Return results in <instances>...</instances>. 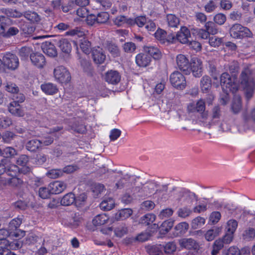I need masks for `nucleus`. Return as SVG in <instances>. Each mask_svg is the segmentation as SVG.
Here are the masks:
<instances>
[{"label": "nucleus", "instance_id": "1", "mask_svg": "<svg viewBox=\"0 0 255 255\" xmlns=\"http://www.w3.org/2000/svg\"><path fill=\"white\" fill-rule=\"evenodd\" d=\"M255 71L249 67L245 68L242 71L240 82L241 85L246 90L247 98L250 99L253 94L254 89L255 86Z\"/></svg>", "mask_w": 255, "mask_h": 255}, {"label": "nucleus", "instance_id": "2", "mask_svg": "<svg viewBox=\"0 0 255 255\" xmlns=\"http://www.w3.org/2000/svg\"><path fill=\"white\" fill-rule=\"evenodd\" d=\"M236 81V78H232L228 73L224 72L220 76V84L225 92L235 93L238 90V84Z\"/></svg>", "mask_w": 255, "mask_h": 255}, {"label": "nucleus", "instance_id": "3", "mask_svg": "<svg viewBox=\"0 0 255 255\" xmlns=\"http://www.w3.org/2000/svg\"><path fill=\"white\" fill-rule=\"evenodd\" d=\"M230 36L236 39H243L245 37H251L253 33L247 27L239 23L234 24L230 29Z\"/></svg>", "mask_w": 255, "mask_h": 255}, {"label": "nucleus", "instance_id": "4", "mask_svg": "<svg viewBox=\"0 0 255 255\" xmlns=\"http://www.w3.org/2000/svg\"><path fill=\"white\" fill-rule=\"evenodd\" d=\"M158 187V183L154 180H148L144 183H142L141 187L136 186L135 190L142 194L148 196L153 193H156V189Z\"/></svg>", "mask_w": 255, "mask_h": 255}, {"label": "nucleus", "instance_id": "5", "mask_svg": "<svg viewBox=\"0 0 255 255\" xmlns=\"http://www.w3.org/2000/svg\"><path fill=\"white\" fill-rule=\"evenodd\" d=\"M170 81L171 85L177 89L183 90L186 86L185 77L178 71H175L170 75Z\"/></svg>", "mask_w": 255, "mask_h": 255}, {"label": "nucleus", "instance_id": "6", "mask_svg": "<svg viewBox=\"0 0 255 255\" xmlns=\"http://www.w3.org/2000/svg\"><path fill=\"white\" fill-rule=\"evenodd\" d=\"M54 77L62 83H66L71 80V75L68 70L63 66H58L54 70Z\"/></svg>", "mask_w": 255, "mask_h": 255}, {"label": "nucleus", "instance_id": "7", "mask_svg": "<svg viewBox=\"0 0 255 255\" xmlns=\"http://www.w3.org/2000/svg\"><path fill=\"white\" fill-rule=\"evenodd\" d=\"M2 62L5 67L13 70L17 68L19 65V60L17 56L9 52H7L3 55Z\"/></svg>", "mask_w": 255, "mask_h": 255}, {"label": "nucleus", "instance_id": "8", "mask_svg": "<svg viewBox=\"0 0 255 255\" xmlns=\"http://www.w3.org/2000/svg\"><path fill=\"white\" fill-rule=\"evenodd\" d=\"M23 181L20 178L13 176L12 177H0V190L7 187H18L22 184Z\"/></svg>", "mask_w": 255, "mask_h": 255}, {"label": "nucleus", "instance_id": "9", "mask_svg": "<svg viewBox=\"0 0 255 255\" xmlns=\"http://www.w3.org/2000/svg\"><path fill=\"white\" fill-rule=\"evenodd\" d=\"M25 235V232L24 231L21 230H17L16 232L14 233H9L8 231L4 229H0V245H4V240H7L6 238L9 237V238L12 236L15 237L19 239L24 237Z\"/></svg>", "mask_w": 255, "mask_h": 255}, {"label": "nucleus", "instance_id": "10", "mask_svg": "<svg viewBox=\"0 0 255 255\" xmlns=\"http://www.w3.org/2000/svg\"><path fill=\"white\" fill-rule=\"evenodd\" d=\"M30 59L33 65L38 68H43L46 65L45 58L41 53L35 52L30 54Z\"/></svg>", "mask_w": 255, "mask_h": 255}, {"label": "nucleus", "instance_id": "11", "mask_svg": "<svg viewBox=\"0 0 255 255\" xmlns=\"http://www.w3.org/2000/svg\"><path fill=\"white\" fill-rule=\"evenodd\" d=\"M177 67L187 74L190 71V63L188 58L183 54H178L176 58Z\"/></svg>", "mask_w": 255, "mask_h": 255}, {"label": "nucleus", "instance_id": "12", "mask_svg": "<svg viewBox=\"0 0 255 255\" xmlns=\"http://www.w3.org/2000/svg\"><path fill=\"white\" fill-rule=\"evenodd\" d=\"M8 111L12 115L17 117H22L25 115L23 108L15 102H11L8 104Z\"/></svg>", "mask_w": 255, "mask_h": 255}, {"label": "nucleus", "instance_id": "13", "mask_svg": "<svg viewBox=\"0 0 255 255\" xmlns=\"http://www.w3.org/2000/svg\"><path fill=\"white\" fill-rule=\"evenodd\" d=\"M193 76L195 77H200L202 75V63L198 58H193L191 63V68Z\"/></svg>", "mask_w": 255, "mask_h": 255}, {"label": "nucleus", "instance_id": "14", "mask_svg": "<svg viewBox=\"0 0 255 255\" xmlns=\"http://www.w3.org/2000/svg\"><path fill=\"white\" fill-rule=\"evenodd\" d=\"M190 37V31L186 26H181L180 30L176 33L177 40L182 44H187L189 42V38Z\"/></svg>", "mask_w": 255, "mask_h": 255}, {"label": "nucleus", "instance_id": "15", "mask_svg": "<svg viewBox=\"0 0 255 255\" xmlns=\"http://www.w3.org/2000/svg\"><path fill=\"white\" fill-rule=\"evenodd\" d=\"M92 55L93 59L96 64H102L106 59V55L103 49L99 47L92 50Z\"/></svg>", "mask_w": 255, "mask_h": 255}, {"label": "nucleus", "instance_id": "16", "mask_svg": "<svg viewBox=\"0 0 255 255\" xmlns=\"http://www.w3.org/2000/svg\"><path fill=\"white\" fill-rule=\"evenodd\" d=\"M179 244L181 248L188 250L197 249L198 244L192 238H183L179 240Z\"/></svg>", "mask_w": 255, "mask_h": 255}, {"label": "nucleus", "instance_id": "17", "mask_svg": "<svg viewBox=\"0 0 255 255\" xmlns=\"http://www.w3.org/2000/svg\"><path fill=\"white\" fill-rule=\"evenodd\" d=\"M105 79L109 83L117 84L121 80V75L117 71L110 70L106 73Z\"/></svg>", "mask_w": 255, "mask_h": 255}, {"label": "nucleus", "instance_id": "18", "mask_svg": "<svg viewBox=\"0 0 255 255\" xmlns=\"http://www.w3.org/2000/svg\"><path fill=\"white\" fill-rule=\"evenodd\" d=\"M49 185L52 194H59L63 192L66 188V184L60 181H54L50 183Z\"/></svg>", "mask_w": 255, "mask_h": 255}, {"label": "nucleus", "instance_id": "19", "mask_svg": "<svg viewBox=\"0 0 255 255\" xmlns=\"http://www.w3.org/2000/svg\"><path fill=\"white\" fill-rule=\"evenodd\" d=\"M41 48L43 52L50 57H55L57 54L55 46L50 42L46 41L43 43Z\"/></svg>", "mask_w": 255, "mask_h": 255}, {"label": "nucleus", "instance_id": "20", "mask_svg": "<svg viewBox=\"0 0 255 255\" xmlns=\"http://www.w3.org/2000/svg\"><path fill=\"white\" fill-rule=\"evenodd\" d=\"M135 61L140 67H146L151 62L150 56L146 53H139L135 57Z\"/></svg>", "mask_w": 255, "mask_h": 255}, {"label": "nucleus", "instance_id": "21", "mask_svg": "<svg viewBox=\"0 0 255 255\" xmlns=\"http://www.w3.org/2000/svg\"><path fill=\"white\" fill-rule=\"evenodd\" d=\"M133 213V211L130 208H125L119 210L115 215L116 221H123L129 218Z\"/></svg>", "mask_w": 255, "mask_h": 255}, {"label": "nucleus", "instance_id": "22", "mask_svg": "<svg viewBox=\"0 0 255 255\" xmlns=\"http://www.w3.org/2000/svg\"><path fill=\"white\" fill-rule=\"evenodd\" d=\"M1 32L0 35L5 38H10L17 35L19 31L17 27L14 26L9 27L6 31H4V26L1 25L0 26Z\"/></svg>", "mask_w": 255, "mask_h": 255}, {"label": "nucleus", "instance_id": "23", "mask_svg": "<svg viewBox=\"0 0 255 255\" xmlns=\"http://www.w3.org/2000/svg\"><path fill=\"white\" fill-rule=\"evenodd\" d=\"M189 228V225L186 222L178 224L174 228L173 234L174 237H178L184 234Z\"/></svg>", "mask_w": 255, "mask_h": 255}, {"label": "nucleus", "instance_id": "24", "mask_svg": "<svg viewBox=\"0 0 255 255\" xmlns=\"http://www.w3.org/2000/svg\"><path fill=\"white\" fill-rule=\"evenodd\" d=\"M144 51L147 53L150 57L158 60L161 58L162 54L160 50L156 47L153 46H146L144 48Z\"/></svg>", "mask_w": 255, "mask_h": 255}, {"label": "nucleus", "instance_id": "25", "mask_svg": "<svg viewBox=\"0 0 255 255\" xmlns=\"http://www.w3.org/2000/svg\"><path fill=\"white\" fill-rule=\"evenodd\" d=\"M42 91L46 94L52 95L58 92V88L54 84L51 83H44L41 85Z\"/></svg>", "mask_w": 255, "mask_h": 255}, {"label": "nucleus", "instance_id": "26", "mask_svg": "<svg viewBox=\"0 0 255 255\" xmlns=\"http://www.w3.org/2000/svg\"><path fill=\"white\" fill-rule=\"evenodd\" d=\"M0 12L4 14L7 17L19 18L22 16V13L10 8H1Z\"/></svg>", "mask_w": 255, "mask_h": 255}, {"label": "nucleus", "instance_id": "27", "mask_svg": "<svg viewBox=\"0 0 255 255\" xmlns=\"http://www.w3.org/2000/svg\"><path fill=\"white\" fill-rule=\"evenodd\" d=\"M22 16L32 23H38L41 20L40 16L35 11H25L22 13Z\"/></svg>", "mask_w": 255, "mask_h": 255}, {"label": "nucleus", "instance_id": "28", "mask_svg": "<svg viewBox=\"0 0 255 255\" xmlns=\"http://www.w3.org/2000/svg\"><path fill=\"white\" fill-rule=\"evenodd\" d=\"M58 45L60 49L65 53H69L71 51V45L67 39L62 38L59 40L58 42Z\"/></svg>", "mask_w": 255, "mask_h": 255}, {"label": "nucleus", "instance_id": "29", "mask_svg": "<svg viewBox=\"0 0 255 255\" xmlns=\"http://www.w3.org/2000/svg\"><path fill=\"white\" fill-rule=\"evenodd\" d=\"M41 147L40 140L37 139H32L28 141L26 144V148L30 151H36Z\"/></svg>", "mask_w": 255, "mask_h": 255}, {"label": "nucleus", "instance_id": "30", "mask_svg": "<svg viewBox=\"0 0 255 255\" xmlns=\"http://www.w3.org/2000/svg\"><path fill=\"white\" fill-rule=\"evenodd\" d=\"M166 20L169 27H177L180 23V19L174 14H168L166 15Z\"/></svg>", "mask_w": 255, "mask_h": 255}, {"label": "nucleus", "instance_id": "31", "mask_svg": "<svg viewBox=\"0 0 255 255\" xmlns=\"http://www.w3.org/2000/svg\"><path fill=\"white\" fill-rule=\"evenodd\" d=\"M155 219L156 216L154 214L151 213L146 214L139 219V224L147 226L153 223L155 220Z\"/></svg>", "mask_w": 255, "mask_h": 255}, {"label": "nucleus", "instance_id": "32", "mask_svg": "<svg viewBox=\"0 0 255 255\" xmlns=\"http://www.w3.org/2000/svg\"><path fill=\"white\" fill-rule=\"evenodd\" d=\"M109 220V217L105 214L97 215L93 220L92 222L96 226H101L107 223Z\"/></svg>", "mask_w": 255, "mask_h": 255}, {"label": "nucleus", "instance_id": "33", "mask_svg": "<svg viewBox=\"0 0 255 255\" xmlns=\"http://www.w3.org/2000/svg\"><path fill=\"white\" fill-rule=\"evenodd\" d=\"M75 196L72 193H69L65 195L61 200V204L63 206H70L74 203Z\"/></svg>", "mask_w": 255, "mask_h": 255}, {"label": "nucleus", "instance_id": "34", "mask_svg": "<svg viewBox=\"0 0 255 255\" xmlns=\"http://www.w3.org/2000/svg\"><path fill=\"white\" fill-rule=\"evenodd\" d=\"M174 224V221L168 220L164 221L159 228V232L161 234H166L172 228Z\"/></svg>", "mask_w": 255, "mask_h": 255}, {"label": "nucleus", "instance_id": "35", "mask_svg": "<svg viewBox=\"0 0 255 255\" xmlns=\"http://www.w3.org/2000/svg\"><path fill=\"white\" fill-rule=\"evenodd\" d=\"M115 206V201L112 198L104 199L100 205L101 209L104 210H110Z\"/></svg>", "mask_w": 255, "mask_h": 255}, {"label": "nucleus", "instance_id": "36", "mask_svg": "<svg viewBox=\"0 0 255 255\" xmlns=\"http://www.w3.org/2000/svg\"><path fill=\"white\" fill-rule=\"evenodd\" d=\"M200 87L203 92H207L211 87V80L208 76H203L200 81Z\"/></svg>", "mask_w": 255, "mask_h": 255}, {"label": "nucleus", "instance_id": "37", "mask_svg": "<svg viewBox=\"0 0 255 255\" xmlns=\"http://www.w3.org/2000/svg\"><path fill=\"white\" fill-rule=\"evenodd\" d=\"M225 69L229 70L230 73L236 75L239 70V64L237 61H233L225 65Z\"/></svg>", "mask_w": 255, "mask_h": 255}, {"label": "nucleus", "instance_id": "38", "mask_svg": "<svg viewBox=\"0 0 255 255\" xmlns=\"http://www.w3.org/2000/svg\"><path fill=\"white\" fill-rule=\"evenodd\" d=\"M115 235L121 238L128 233V228L125 224H122L117 226L114 230Z\"/></svg>", "mask_w": 255, "mask_h": 255}, {"label": "nucleus", "instance_id": "39", "mask_svg": "<svg viewBox=\"0 0 255 255\" xmlns=\"http://www.w3.org/2000/svg\"><path fill=\"white\" fill-rule=\"evenodd\" d=\"M23 220V216H18L17 218H15L12 219L10 223H9L8 228L10 230L14 231L16 229L20 226Z\"/></svg>", "mask_w": 255, "mask_h": 255}, {"label": "nucleus", "instance_id": "40", "mask_svg": "<svg viewBox=\"0 0 255 255\" xmlns=\"http://www.w3.org/2000/svg\"><path fill=\"white\" fill-rule=\"evenodd\" d=\"M204 27L210 34L215 35L218 32V27L213 21H209L207 22L205 24Z\"/></svg>", "mask_w": 255, "mask_h": 255}, {"label": "nucleus", "instance_id": "41", "mask_svg": "<svg viewBox=\"0 0 255 255\" xmlns=\"http://www.w3.org/2000/svg\"><path fill=\"white\" fill-rule=\"evenodd\" d=\"M146 22V19L144 16H137L134 19L130 18L129 21V25L136 24L139 27H142L145 25Z\"/></svg>", "mask_w": 255, "mask_h": 255}, {"label": "nucleus", "instance_id": "42", "mask_svg": "<svg viewBox=\"0 0 255 255\" xmlns=\"http://www.w3.org/2000/svg\"><path fill=\"white\" fill-rule=\"evenodd\" d=\"M4 245L8 246L10 250H16L21 247L22 244L18 240H14L13 241L8 240H4Z\"/></svg>", "mask_w": 255, "mask_h": 255}, {"label": "nucleus", "instance_id": "43", "mask_svg": "<svg viewBox=\"0 0 255 255\" xmlns=\"http://www.w3.org/2000/svg\"><path fill=\"white\" fill-rule=\"evenodd\" d=\"M242 107L241 98L239 95H235L232 108L235 113H237L241 110Z\"/></svg>", "mask_w": 255, "mask_h": 255}, {"label": "nucleus", "instance_id": "44", "mask_svg": "<svg viewBox=\"0 0 255 255\" xmlns=\"http://www.w3.org/2000/svg\"><path fill=\"white\" fill-rule=\"evenodd\" d=\"M32 49L31 48L27 46H24L20 48L18 50V54L21 60L27 59L29 55H30Z\"/></svg>", "mask_w": 255, "mask_h": 255}, {"label": "nucleus", "instance_id": "45", "mask_svg": "<svg viewBox=\"0 0 255 255\" xmlns=\"http://www.w3.org/2000/svg\"><path fill=\"white\" fill-rule=\"evenodd\" d=\"M106 48L113 57H116L120 56V50L118 46L115 44L109 43L107 44Z\"/></svg>", "mask_w": 255, "mask_h": 255}, {"label": "nucleus", "instance_id": "46", "mask_svg": "<svg viewBox=\"0 0 255 255\" xmlns=\"http://www.w3.org/2000/svg\"><path fill=\"white\" fill-rule=\"evenodd\" d=\"M223 247L224 245L221 239L216 240L213 245L211 252L212 255H217Z\"/></svg>", "mask_w": 255, "mask_h": 255}, {"label": "nucleus", "instance_id": "47", "mask_svg": "<svg viewBox=\"0 0 255 255\" xmlns=\"http://www.w3.org/2000/svg\"><path fill=\"white\" fill-rule=\"evenodd\" d=\"M97 24L106 23L109 19V14L107 12H101L96 15Z\"/></svg>", "mask_w": 255, "mask_h": 255}, {"label": "nucleus", "instance_id": "48", "mask_svg": "<svg viewBox=\"0 0 255 255\" xmlns=\"http://www.w3.org/2000/svg\"><path fill=\"white\" fill-rule=\"evenodd\" d=\"M80 47L83 52L86 54H89L91 51V43L86 39L81 40Z\"/></svg>", "mask_w": 255, "mask_h": 255}, {"label": "nucleus", "instance_id": "49", "mask_svg": "<svg viewBox=\"0 0 255 255\" xmlns=\"http://www.w3.org/2000/svg\"><path fill=\"white\" fill-rule=\"evenodd\" d=\"M154 36L161 43L164 44L166 43V32L165 31L161 29H158L154 33Z\"/></svg>", "mask_w": 255, "mask_h": 255}, {"label": "nucleus", "instance_id": "50", "mask_svg": "<svg viewBox=\"0 0 255 255\" xmlns=\"http://www.w3.org/2000/svg\"><path fill=\"white\" fill-rule=\"evenodd\" d=\"M209 44L214 47H218L221 45L223 43V38L218 37L217 36H212L209 37Z\"/></svg>", "mask_w": 255, "mask_h": 255}, {"label": "nucleus", "instance_id": "51", "mask_svg": "<svg viewBox=\"0 0 255 255\" xmlns=\"http://www.w3.org/2000/svg\"><path fill=\"white\" fill-rule=\"evenodd\" d=\"M86 199V195L85 193H82L77 197H75L74 203L76 207L78 208H81L85 204Z\"/></svg>", "mask_w": 255, "mask_h": 255}, {"label": "nucleus", "instance_id": "52", "mask_svg": "<svg viewBox=\"0 0 255 255\" xmlns=\"http://www.w3.org/2000/svg\"><path fill=\"white\" fill-rule=\"evenodd\" d=\"M51 193V190H50L49 185L48 187H40L38 190V195L42 199H47L49 198Z\"/></svg>", "mask_w": 255, "mask_h": 255}, {"label": "nucleus", "instance_id": "53", "mask_svg": "<svg viewBox=\"0 0 255 255\" xmlns=\"http://www.w3.org/2000/svg\"><path fill=\"white\" fill-rule=\"evenodd\" d=\"M163 247L165 253L167 254H172L175 252L176 250V245L173 242L166 243Z\"/></svg>", "mask_w": 255, "mask_h": 255}, {"label": "nucleus", "instance_id": "54", "mask_svg": "<svg viewBox=\"0 0 255 255\" xmlns=\"http://www.w3.org/2000/svg\"><path fill=\"white\" fill-rule=\"evenodd\" d=\"M150 236L149 233L147 232H142L138 234L135 238L131 239V242L138 241L140 242H143L148 240Z\"/></svg>", "mask_w": 255, "mask_h": 255}, {"label": "nucleus", "instance_id": "55", "mask_svg": "<svg viewBox=\"0 0 255 255\" xmlns=\"http://www.w3.org/2000/svg\"><path fill=\"white\" fill-rule=\"evenodd\" d=\"M12 124V120L7 117H0V129L6 128Z\"/></svg>", "mask_w": 255, "mask_h": 255}, {"label": "nucleus", "instance_id": "56", "mask_svg": "<svg viewBox=\"0 0 255 255\" xmlns=\"http://www.w3.org/2000/svg\"><path fill=\"white\" fill-rule=\"evenodd\" d=\"M130 18H128L124 15L118 16L114 20V23L118 26H121L124 24H129V21Z\"/></svg>", "mask_w": 255, "mask_h": 255}, {"label": "nucleus", "instance_id": "57", "mask_svg": "<svg viewBox=\"0 0 255 255\" xmlns=\"http://www.w3.org/2000/svg\"><path fill=\"white\" fill-rule=\"evenodd\" d=\"M191 213L192 211L187 207L179 208L177 213L178 217L182 218H185L189 216Z\"/></svg>", "mask_w": 255, "mask_h": 255}, {"label": "nucleus", "instance_id": "58", "mask_svg": "<svg viewBox=\"0 0 255 255\" xmlns=\"http://www.w3.org/2000/svg\"><path fill=\"white\" fill-rule=\"evenodd\" d=\"M63 172L59 169L50 170L47 173V175L51 178H57L62 176Z\"/></svg>", "mask_w": 255, "mask_h": 255}, {"label": "nucleus", "instance_id": "59", "mask_svg": "<svg viewBox=\"0 0 255 255\" xmlns=\"http://www.w3.org/2000/svg\"><path fill=\"white\" fill-rule=\"evenodd\" d=\"M238 227V222L235 220H230L227 222V232L234 234Z\"/></svg>", "mask_w": 255, "mask_h": 255}, {"label": "nucleus", "instance_id": "60", "mask_svg": "<svg viewBox=\"0 0 255 255\" xmlns=\"http://www.w3.org/2000/svg\"><path fill=\"white\" fill-rule=\"evenodd\" d=\"M219 232L218 229H211L208 230L205 234V237L207 241H211L218 235Z\"/></svg>", "mask_w": 255, "mask_h": 255}, {"label": "nucleus", "instance_id": "61", "mask_svg": "<svg viewBox=\"0 0 255 255\" xmlns=\"http://www.w3.org/2000/svg\"><path fill=\"white\" fill-rule=\"evenodd\" d=\"M20 29L24 34L27 35L31 34L34 31L35 28L27 23H24L20 26Z\"/></svg>", "mask_w": 255, "mask_h": 255}, {"label": "nucleus", "instance_id": "62", "mask_svg": "<svg viewBox=\"0 0 255 255\" xmlns=\"http://www.w3.org/2000/svg\"><path fill=\"white\" fill-rule=\"evenodd\" d=\"M61 8L63 12H67L73 9L76 8L75 4L72 0H69L67 3L62 2Z\"/></svg>", "mask_w": 255, "mask_h": 255}, {"label": "nucleus", "instance_id": "63", "mask_svg": "<svg viewBox=\"0 0 255 255\" xmlns=\"http://www.w3.org/2000/svg\"><path fill=\"white\" fill-rule=\"evenodd\" d=\"M149 255H163L161 248L158 246H153L148 249Z\"/></svg>", "mask_w": 255, "mask_h": 255}, {"label": "nucleus", "instance_id": "64", "mask_svg": "<svg viewBox=\"0 0 255 255\" xmlns=\"http://www.w3.org/2000/svg\"><path fill=\"white\" fill-rule=\"evenodd\" d=\"M149 255H163L161 248L158 246H153L148 249Z\"/></svg>", "mask_w": 255, "mask_h": 255}]
</instances>
